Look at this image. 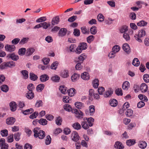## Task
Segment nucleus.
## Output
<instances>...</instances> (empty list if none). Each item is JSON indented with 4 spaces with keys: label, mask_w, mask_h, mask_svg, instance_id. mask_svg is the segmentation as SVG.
<instances>
[{
    "label": "nucleus",
    "mask_w": 149,
    "mask_h": 149,
    "mask_svg": "<svg viewBox=\"0 0 149 149\" xmlns=\"http://www.w3.org/2000/svg\"><path fill=\"white\" fill-rule=\"evenodd\" d=\"M33 132L34 136L38 137L39 139H42L45 136V132L38 127L35 128L33 130Z\"/></svg>",
    "instance_id": "f257e3e1"
},
{
    "label": "nucleus",
    "mask_w": 149,
    "mask_h": 149,
    "mask_svg": "<svg viewBox=\"0 0 149 149\" xmlns=\"http://www.w3.org/2000/svg\"><path fill=\"white\" fill-rule=\"evenodd\" d=\"M146 35L145 31L143 29L139 30L137 34H136L134 36L135 39L139 42H142V38L145 36Z\"/></svg>",
    "instance_id": "f03ea898"
},
{
    "label": "nucleus",
    "mask_w": 149,
    "mask_h": 149,
    "mask_svg": "<svg viewBox=\"0 0 149 149\" xmlns=\"http://www.w3.org/2000/svg\"><path fill=\"white\" fill-rule=\"evenodd\" d=\"M72 113L75 114V117L81 119L83 117L84 114L80 110H78L76 109H73Z\"/></svg>",
    "instance_id": "7ed1b4c3"
},
{
    "label": "nucleus",
    "mask_w": 149,
    "mask_h": 149,
    "mask_svg": "<svg viewBox=\"0 0 149 149\" xmlns=\"http://www.w3.org/2000/svg\"><path fill=\"white\" fill-rule=\"evenodd\" d=\"M70 73L67 69H64L61 71L60 76L63 78H67L69 76Z\"/></svg>",
    "instance_id": "20e7f679"
},
{
    "label": "nucleus",
    "mask_w": 149,
    "mask_h": 149,
    "mask_svg": "<svg viewBox=\"0 0 149 149\" xmlns=\"http://www.w3.org/2000/svg\"><path fill=\"white\" fill-rule=\"evenodd\" d=\"M80 77V75L76 73H75L72 75L71 77V81L74 82L77 81Z\"/></svg>",
    "instance_id": "39448f33"
},
{
    "label": "nucleus",
    "mask_w": 149,
    "mask_h": 149,
    "mask_svg": "<svg viewBox=\"0 0 149 149\" xmlns=\"http://www.w3.org/2000/svg\"><path fill=\"white\" fill-rule=\"evenodd\" d=\"M71 138L72 141L77 142L79 139V136L78 133L75 131H73L71 134Z\"/></svg>",
    "instance_id": "423d86ee"
},
{
    "label": "nucleus",
    "mask_w": 149,
    "mask_h": 149,
    "mask_svg": "<svg viewBox=\"0 0 149 149\" xmlns=\"http://www.w3.org/2000/svg\"><path fill=\"white\" fill-rule=\"evenodd\" d=\"M8 146L5 143V140L3 139L0 140V147L1 149H8Z\"/></svg>",
    "instance_id": "0eeeda50"
},
{
    "label": "nucleus",
    "mask_w": 149,
    "mask_h": 149,
    "mask_svg": "<svg viewBox=\"0 0 149 149\" xmlns=\"http://www.w3.org/2000/svg\"><path fill=\"white\" fill-rule=\"evenodd\" d=\"M122 48L123 50L127 54H130L131 52V49L129 45L127 43L123 44L122 46Z\"/></svg>",
    "instance_id": "6e6552de"
},
{
    "label": "nucleus",
    "mask_w": 149,
    "mask_h": 149,
    "mask_svg": "<svg viewBox=\"0 0 149 149\" xmlns=\"http://www.w3.org/2000/svg\"><path fill=\"white\" fill-rule=\"evenodd\" d=\"M5 48L6 51L9 52H13L15 49V47L14 45H6Z\"/></svg>",
    "instance_id": "1a4fd4ad"
},
{
    "label": "nucleus",
    "mask_w": 149,
    "mask_h": 149,
    "mask_svg": "<svg viewBox=\"0 0 149 149\" xmlns=\"http://www.w3.org/2000/svg\"><path fill=\"white\" fill-rule=\"evenodd\" d=\"M139 88L142 93H145L148 90L147 85L145 83H142L140 85Z\"/></svg>",
    "instance_id": "9d476101"
},
{
    "label": "nucleus",
    "mask_w": 149,
    "mask_h": 149,
    "mask_svg": "<svg viewBox=\"0 0 149 149\" xmlns=\"http://www.w3.org/2000/svg\"><path fill=\"white\" fill-rule=\"evenodd\" d=\"M81 78L84 80L88 81L89 79L90 76L88 73L84 72L81 75Z\"/></svg>",
    "instance_id": "9b49d317"
},
{
    "label": "nucleus",
    "mask_w": 149,
    "mask_h": 149,
    "mask_svg": "<svg viewBox=\"0 0 149 149\" xmlns=\"http://www.w3.org/2000/svg\"><path fill=\"white\" fill-rule=\"evenodd\" d=\"M83 120H85L88 123V125L89 127H91L93 126L94 120V119L91 117L89 118H83Z\"/></svg>",
    "instance_id": "f8f14e48"
},
{
    "label": "nucleus",
    "mask_w": 149,
    "mask_h": 149,
    "mask_svg": "<svg viewBox=\"0 0 149 149\" xmlns=\"http://www.w3.org/2000/svg\"><path fill=\"white\" fill-rule=\"evenodd\" d=\"M113 90L111 88H109L106 91L104 94V96L105 97H110L113 93Z\"/></svg>",
    "instance_id": "ddd939ff"
},
{
    "label": "nucleus",
    "mask_w": 149,
    "mask_h": 149,
    "mask_svg": "<svg viewBox=\"0 0 149 149\" xmlns=\"http://www.w3.org/2000/svg\"><path fill=\"white\" fill-rule=\"evenodd\" d=\"M114 146L115 148L117 149H123L124 148L123 144L119 141L116 142Z\"/></svg>",
    "instance_id": "4468645a"
},
{
    "label": "nucleus",
    "mask_w": 149,
    "mask_h": 149,
    "mask_svg": "<svg viewBox=\"0 0 149 149\" xmlns=\"http://www.w3.org/2000/svg\"><path fill=\"white\" fill-rule=\"evenodd\" d=\"M15 121V119L13 117H10L6 120V123L8 125H13Z\"/></svg>",
    "instance_id": "2eb2a0df"
},
{
    "label": "nucleus",
    "mask_w": 149,
    "mask_h": 149,
    "mask_svg": "<svg viewBox=\"0 0 149 149\" xmlns=\"http://www.w3.org/2000/svg\"><path fill=\"white\" fill-rule=\"evenodd\" d=\"M130 83L128 81H125L123 84L122 87L124 90L127 91L130 88Z\"/></svg>",
    "instance_id": "dca6fc26"
},
{
    "label": "nucleus",
    "mask_w": 149,
    "mask_h": 149,
    "mask_svg": "<svg viewBox=\"0 0 149 149\" xmlns=\"http://www.w3.org/2000/svg\"><path fill=\"white\" fill-rule=\"evenodd\" d=\"M89 113H87V111H86V115H89L90 116H93L95 112V107L93 105L90 106L89 107Z\"/></svg>",
    "instance_id": "f3484780"
},
{
    "label": "nucleus",
    "mask_w": 149,
    "mask_h": 149,
    "mask_svg": "<svg viewBox=\"0 0 149 149\" xmlns=\"http://www.w3.org/2000/svg\"><path fill=\"white\" fill-rule=\"evenodd\" d=\"M9 105L11 111H14L16 110L17 105L15 102H10Z\"/></svg>",
    "instance_id": "a211bd4d"
},
{
    "label": "nucleus",
    "mask_w": 149,
    "mask_h": 149,
    "mask_svg": "<svg viewBox=\"0 0 149 149\" xmlns=\"http://www.w3.org/2000/svg\"><path fill=\"white\" fill-rule=\"evenodd\" d=\"M59 17L58 16L54 17L52 20V24L54 25L58 24L59 22Z\"/></svg>",
    "instance_id": "6ab92c4d"
},
{
    "label": "nucleus",
    "mask_w": 149,
    "mask_h": 149,
    "mask_svg": "<svg viewBox=\"0 0 149 149\" xmlns=\"http://www.w3.org/2000/svg\"><path fill=\"white\" fill-rule=\"evenodd\" d=\"M35 49L33 48L28 49L26 51L25 55L26 56L31 55L35 52Z\"/></svg>",
    "instance_id": "aec40b11"
},
{
    "label": "nucleus",
    "mask_w": 149,
    "mask_h": 149,
    "mask_svg": "<svg viewBox=\"0 0 149 149\" xmlns=\"http://www.w3.org/2000/svg\"><path fill=\"white\" fill-rule=\"evenodd\" d=\"M92 84L93 88H97L99 84V80L97 79H95L92 81Z\"/></svg>",
    "instance_id": "412c9836"
},
{
    "label": "nucleus",
    "mask_w": 149,
    "mask_h": 149,
    "mask_svg": "<svg viewBox=\"0 0 149 149\" xmlns=\"http://www.w3.org/2000/svg\"><path fill=\"white\" fill-rule=\"evenodd\" d=\"M8 57L9 58H11L14 61H17L19 59V56L17 55H15L14 53H12L9 54Z\"/></svg>",
    "instance_id": "4be33fe9"
},
{
    "label": "nucleus",
    "mask_w": 149,
    "mask_h": 149,
    "mask_svg": "<svg viewBox=\"0 0 149 149\" xmlns=\"http://www.w3.org/2000/svg\"><path fill=\"white\" fill-rule=\"evenodd\" d=\"M110 105L113 107H115L118 104V102L116 100L114 99H111L109 101Z\"/></svg>",
    "instance_id": "5701e85b"
},
{
    "label": "nucleus",
    "mask_w": 149,
    "mask_h": 149,
    "mask_svg": "<svg viewBox=\"0 0 149 149\" xmlns=\"http://www.w3.org/2000/svg\"><path fill=\"white\" fill-rule=\"evenodd\" d=\"M75 107L79 109H81L83 108L84 107V104L80 102H77L74 104Z\"/></svg>",
    "instance_id": "b1692460"
},
{
    "label": "nucleus",
    "mask_w": 149,
    "mask_h": 149,
    "mask_svg": "<svg viewBox=\"0 0 149 149\" xmlns=\"http://www.w3.org/2000/svg\"><path fill=\"white\" fill-rule=\"evenodd\" d=\"M138 146L140 148L144 149L147 146V144L146 141H142L139 142Z\"/></svg>",
    "instance_id": "393cba45"
},
{
    "label": "nucleus",
    "mask_w": 149,
    "mask_h": 149,
    "mask_svg": "<svg viewBox=\"0 0 149 149\" xmlns=\"http://www.w3.org/2000/svg\"><path fill=\"white\" fill-rule=\"evenodd\" d=\"M22 78L25 79H27L29 77L28 72L26 70H22L21 71Z\"/></svg>",
    "instance_id": "a878e982"
},
{
    "label": "nucleus",
    "mask_w": 149,
    "mask_h": 149,
    "mask_svg": "<svg viewBox=\"0 0 149 149\" xmlns=\"http://www.w3.org/2000/svg\"><path fill=\"white\" fill-rule=\"evenodd\" d=\"M67 31V29L65 28H62L61 29L58 33L59 36H64L66 34Z\"/></svg>",
    "instance_id": "bb28decb"
},
{
    "label": "nucleus",
    "mask_w": 149,
    "mask_h": 149,
    "mask_svg": "<svg viewBox=\"0 0 149 149\" xmlns=\"http://www.w3.org/2000/svg\"><path fill=\"white\" fill-rule=\"evenodd\" d=\"M59 90L62 93L64 94H66L68 92L67 88L64 86H60L59 87Z\"/></svg>",
    "instance_id": "cd10ccee"
},
{
    "label": "nucleus",
    "mask_w": 149,
    "mask_h": 149,
    "mask_svg": "<svg viewBox=\"0 0 149 149\" xmlns=\"http://www.w3.org/2000/svg\"><path fill=\"white\" fill-rule=\"evenodd\" d=\"M86 57V56L85 54H82L79 56L78 61L80 63H82Z\"/></svg>",
    "instance_id": "c85d7f7f"
},
{
    "label": "nucleus",
    "mask_w": 149,
    "mask_h": 149,
    "mask_svg": "<svg viewBox=\"0 0 149 149\" xmlns=\"http://www.w3.org/2000/svg\"><path fill=\"white\" fill-rule=\"evenodd\" d=\"M49 79V77L47 74H42L40 76V80L42 82H45L48 80Z\"/></svg>",
    "instance_id": "c756f323"
},
{
    "label": "nucleus",
    "mask_w": 149,
    "mask_h": 149,
    "mask_svg": "<svg viewBox=\"0 0 149 149\" xmlns=\"http://www.w3.org/2000/svg\"><path fill=\"white\" fill-rule=\"evenodd\" d=\"M81 125L83 128L85 130L88 129L89 127L88 125V123L86 121L84 120L82 121L81 123Z\"/></svg>",
    "instance_id": "7c9ffc66"
},
{
    "label": "nucleus",
    "mask_w": 149,
    "mask_h": 149,
    "mask_svg": "<svg viewBox=\"0 0 149 149\" xmlns=\"http://www.w3.org/2000/svg\"><path fill=\"white\" fill-rule=\"evenodd\" d=\"M132 63L134 66L137 67L139 65L140 62L138 58H134L133 60Z\"/></svg>",
    "instance_id": "2f4dec72"
},
{
    "label": "nucleus",
    "mask_w": 149,
    "mask_h": 149,
    "mask_svg": "<svg viewBox=\"0 0 149 149\" xmlns=\"http://www.w3.org/2000/svg\"><path fill=\"white\" fill-rule=\"evenodd\" d=\"M129 107V104L128 102H126L124 104L122 109L120 111V113H122L123 111Z\"/></svg>",
    "instance_id": "473e14b6"
},
{
    "label": "nucleus",
    "mask_w": 149,
    "mask_h": 149,
    "mask_svg": "<svg viewBox=\"0 0 149 149\" xmlns=\"http://www.w3.org/2000/svg\"><path fill=\"white\" fill-rule=\"evenodd\" d=\"M1 90L3 92L6 93L9 90L8 86L6 85L3 84L0 87Z\"/></svg>",
    "instance_id": "72a5a7b5"
},
{
    "label": "nucleus",
    "mask_w": 149,
    "mask_h": 149,
    "mask_svg": "<svg viewBox=\"0 0 149 149\" xmlns=\"http://www.w3.org/2000/svg\"><path fill=\"white\" fill-rule=\"evenodd\" d=\"M34 94L32 92L29 91L26 95V97L29 99H32L34 97Z\"/></svg>",
    "instance_id": "f704fd0d"
},
{
    "label": "nucleus",
    "mask_w": 149,
    "mask_h": 149,
    "mask_svg": "<svg viewBox=\"0 0 149 149\" xmlns=\"http://www.w3.org/2000/svg\"><path fill=\"white\" fill-rule=\"evenodd\" d=\"M41 27H42L43 29H47L50 25V23L49 22L47 23L46 22H44L41 23Z\"/></svg>",
    "instance_id": "c9c22d12"
},
{
    "label": "nucleus",
    "mask_w": 149,
    "mask_h": 149,
    "mask_svg": "<svg viewBox=\"0 0 149 149\" xmlns=\"http://www.w3.org/2000/svg\"><path fill=\"white\" fill-rule=\"evenodd\" d=\"M76 91L73 88H70L68 91L69 95L71 97L73 96L76 93Z\"/></svg>",
    "instance_id": "e433bc0d"
},
{
    "label": "nucleus",
    "mask_w": 149,
    "mask_h": 149,
    "mask_svg": "<svg viewBox=\"0 0 149 149\" xmlns=\"http://www.w3.org/2000/svg\"><path fill=\"white\" fill-rule=\"evenodd\" d=\"M136 143L135 140L134 139H129L126 141L127 145L129 146L134 145Z\"/></svg>",
    "instance_id": "4c0bfd02"
},
{
    "label": "nucleus",
    "mask_w": 149,
    "mask_h": 149,
    "mask_svg": "<svg viewBox=\"0 0 149 149\" xmlns=\"http://www.w3.org/2000/svg\"><path fill=\"white\" fill-rule=\"evenodd\" d=\"M63 108L65 110L68 112H70L71 111H72V110L71 106L68 104H65L63 106Z\"/></svg>",
    "instance_id": "58836bf2"
},
{
    "label": "nucleus",
    "mask_w": 149,
    "mask_h": 149,
    "mask_svg": "<svg viewBox=\"0 0 149 149\" xmlns=\"http://www.w3.org/2000/svg\"><path fill=\"white\" fill-rule=\"evenodd\" d=\"M147 24L148 23L147 22L142 20L138 22L137 25L138 26L142 27L147 25Z\"/></svg>",
    "instance_id": "ea45409f"
},
{
    "label": "nucleus",
    "mask_w": 149,
    "mask_h": 149,
    "mask_svg": "<svg viewBox=\"0 0 149 149\" xmlns=\"http://www.w3.org/2000/svg\"><path fill=\"white\" fill-rule=\"evenodd\" d=\"M72 126L75 129L77 130H78L81 128V125L78 122L73 124Z\"/></svg>",
    "instance_id": "a19ab883"
},
{
    "label": "nucleus",
    "mask_w": 149,
    "mask_h": 149,
    "mask_svg": "<svg viewBox=\"0 0 149 149\" xmlns=\"http://www.w3.org/2000/svg\"><path fill=\"white\" fill-rule=\"evenodd\" d=\"M5 65L6 66L12 68L15 66V62L13 61H11L6 63L5 64Z\"/></svg>",
    "instance_id": "79ce46f5"
},
{
    "label": "nucleus",
    "mask_w": 149,
    "mask_h": 149,
    "mask_svg": "<svg viewBox=\"0 0 149 149\" xmlns=\"http://www.w3.org/2000/svg\"><path fill=\"white\" fill-rule=\"evenodd\" d=\"M26 52V48H22L19 49L18 53L20 55L23 56L24 55Z\"/></svg>",
    "instance_id": "37998d69"
},
{
    "label": "nucleus",
    "mask_w": 149,
    "mask_h": 149,
    "mask_svg": "<svg viewBox=\"0 0 149 149\" xmlns=\"http://www.w3.org/2000/svg\"><path fill=\"white\" fill-rule=\"evenodd\" d=\"M91 33L93 35H95L97 32V28L95 26H92L90 29Z\"/></svg>",
    "instance_id": "c03bdc74"
},
{
    "label": "nucleus",
    "mask_w": 149,
    "mask_h": 149,
    "mask_svg": "<svg viewBox=\"0 0 149 149\" xmlns=\"http://www.w3.org/2000/svg\"><path fill=\"white\" fill-rule=\"evenodd\" d=\"M22 111L24 114L27 115L32 113L33 111V110L32 108H30L25 111Z\"/></svg>",
    "instance_id": "a18cd8bd"
},
{
    "label": "nucleus",
    "mask_w": 149,
    "mask_h": 149,
    "mask_svg": "<svg viewBox=\"0 0 149 149\" xmlns=\"http://www.w3.org/2000/svg\"><path fill=\"white\" fill-rule=\"evenodd\" d=\"M120 47L119 45H116L113 47L112 51L116 53L120 51Z\"/></svg>",
    "instance_id": "49530a36"
},
{
    "label": "nucleus",
    "mask_w": 149,
    "mask_h": 149,
    "mask_svg": "<svg viewBox=\"0 0 149 149\" xmlns=\"http://www.w3.org/2000/svg\"><path fill=\"white\" fill-rule=\"evenodd\" d=\"M51 79L53 81L58 82L59 81V80L60 79V78L59 77L58 75H54L52 77Z\"/></svg>",
    "instance_id": "de8ad7c7"
},
{
    "label": "nucleus",
    "mask_w": 149,
    "mask_h": 149,
    "mask_svg": "<svg viewBox=\"0 0 149 149\" xmlns=\"http://www.w3.org/2000/svg\"><path fill=\"white\" fill-rule=\"evenodd\" d=\"M62 121L61 118L60 117H58L56 118L55 120L56 123L58 125H60L61 124Z\"/></svg>",
    "instance_id": "09e8293b"
},
{
    "label": "nucleus",
    "mask_w": 149,
    "mask_h": 149,
    "mask_svg": "<svg viewBox=\"0 0 149 149\" xmlns=\"http://www.w3.org/2000/svg\"><path fill=\"white\" fill-rule=\"evenodd\" d=\"M44 88V85L43 84H39L38 85L36 88V89L38 91H41Z\"/></svg>",
    "instance_id": "8fccbe9b"
},
{
    "label": "nucleus",
    "mask_w": 149,
    "mask_h": 149,
    "mask_svg": "<svg viewBox=\"0 0 149 149\" xmlns=\"http://www.w3.org/2000/svg\"><path fill=\"white\" fill-rule=\"evenodd\" d=\"M128 30V27L126 26H123L120 29V32L122 33H125Z\"/></svg>",
    "instance_id": "3c124183"
},
{
    "label": "nucleus",
    "mask_w": 149,
    "mask_h": 149,
    "mask_svg": "<svg viewBox=\"0 0 149 149\" xmlns=\"http://www.w3.org/2000/svg\"><path fill=\"white\" fill-rule=\"evenodd\" d=\"M1 134L3 137H6L8 135V131L6 129H4L1 131Z\"/></svg>",
    "instance_id": "603ef678"
},
{
    "label": "nucleus",
    "mask_w": 149,
    "mask_h": 149,
    "mask_svg": "<svg viewBox=\"0 0 149 149\" xmlns=\"http://www.w3.org/2000/svg\"><path fill=\"white\" fill-rule=\"evenodd\" d=\"M30 78L31 80L35 81L37 79L38 77L37 75L34 74L32 73H30Z\"/></svg>",
    "instance_id": "864d4df0"
},
{
    "label": "nucleus",
    "mask_w": 149,
    "mask_h": 149,
    "mask_svg": "<svg viewBox=\"0 0 149 149\" xmlns=\"http://www.w3.org/2000/svg\"><path fill=\"white\" fill-rule=\"evenodd\" d=\"M79 46L82 50L86 49L87 47V44L85 42L81 43Z\"/></svg>",
    "instance_id": "5fc2aeb1"
},
{
    "label": "nucleus",
    "mask_w": 149,
    "mask_h": 149,
    "mask_svg": "<svg viewBox=\"0 0 149 149\" xmlns=\"http://www.w3.org/2000/svg\"><path fill=\"white\" fill-rule=\"evenodd\" d=\"M133 111L131 109H127L126 112V114L128 117L132 116L133 114Z\"/></svg>",
    "instance_id": "6e6d98bb"
},
{
    "label": "nucleus",
    "mask_w": 149,
    "mask_h": 149,
    "mask_svg": "<svg viewBox=\"0 0 149 149\" xmlns=\"http://www.w3.org/2000/svg\"><path fill=\"white\" fill-rule=\"evenodd\" d=\"M76 47V46L74 44H71L69 47H67V48H69V51L70 52H74L75 51V49Z\"/></svg>",
    "instance_id": "4d7b16f0"
},
{
    "label": "nucleus",
    "mask_w": 149,
    "mask_h": 149,
    "mask_svg": "<svg viewBox=\"0 0 149 149\" xmlns=\"http://www.w3.org/2000/svg\"><path fill=\"white\" fill-rule=\"evenodd\" d=\"M97 18L100 22H102L104 20V17L102 14H99L97 16Z\"/></svg>",
    "instance_id": "13d9d810"
},
{
    "label": "nucleus",
    "mask_w": 149,
    "mask_h": 149,
    "mask_svg": "<svg viewBox=\"0 0 149 149\" xmlns=\"http://www.w3.org/2000/svg\"><path fill=\"white\" fill-rule=\"evenodd\" d=\"M29 40L28 38H24L20 41L19 44L20 45H23L26 43Z\"/></svg>",
    "instance_id": "bf43d9fd"
},
{
    "label": "nucleus",
    "mask_w": 149,
    "mask_h": 149,
    "mask_svg": "<svg viewBox=\"0 0 149 149\" xmlns=\"http://www.w3.org/2000/svg\"><path fill=\"white\" fill-rule=\"evenodd\" d=\"M39 120V123L42 125H45L47 124V121L45 119L41 118Z\"/></svg>",
    "instance_id": "052dcab7"
},
{
    "label": "nucleus",
    "mask_w": 149,
    "mask_h": 149,
    "mask_svg": "<svg viewBox=\"0 0 149 149\" xmlns=\"http://www.w3.org/2000/svg\"><path fill=\"white\" fill-rule=\"evenodd\" d=\"M47 20V18L45 17H41L37 19L36 20V22L38 23L44 22Z\"/></svg>",
    "instance_id": "680f3d73"
},
{
    "label": "nucleus",
    "mask_w": 149,
    "mask_h": 149,
    "mask_svg": "<svg viewBox=\"0 0 149 149\" xmlns=\"http://www.w3.org/2000/svg\"><path fill=\"white\" fill-rule=\"evenodd\" d=\"M143 78L145 82L147 83L149 82V74H144Z\"/></svg>",
    "instance_id": "e2e57ef3"
},
{
    "label": "nucleus",
    "mask_w": 149,
    "mask_h": 149,
    "mask_svg": "<svg viewBox=\"0 0 149 149\" xmlns=\"http://www.w3.org/2000/svg\"><path fill=\"white\" fill-rule=\"evenodd\" d=\"M94 39V36L93 35H91L88 36L87 38V40L88 43H90Z\"/></svg>",
    "instance_id": "0e129e2a"
},
{
    "label": "nucleus",
    "mask_w": 149,
    "mask_h": 149,
    "mask_svg": "<svg viewBox=\"0 0 149 149\" xmlns=\"http://www.w3.org/2000/svg\"><path fill=\"white\" fill-rule=\"evenodd\" d=\"M107 3L111 7H115V2L112 0L107 1Z\"/></svg>",
    "instance_id": "69168bd1"
},
{
    "label": "nucleus",
    "mask_w": 149,
    "mask_h": 149,
    "mask_svg": "<svg viewBox=\"0 0 149 149\" xmlns=\"http://www.w3.org/2000/svg\"><path fill=\"white\" fill-rule=\"evenodd\" d=\"M81 63L79 62L75 66V68L76 70H80L82 69L83 67L81 64Z\"/></svg>",
    "instance_id": "338daca9"
},
{
    "label": "nucleus",
    "mask_w": 149,
    "mask_h": 149,
    "mask_svg": "<svg viewBox=\"0 0 149 149\" xmlns=\"http://www.w3.org/2000/svg\"><path fill=\"white\" fill-rule=\"evenodd\" d=\"M98 92L100 95H102L103 92L104 91V88L102 87H99L98 89Z\"/></svg>",
    "instance_id": "774afa93"
}]
</instances>
